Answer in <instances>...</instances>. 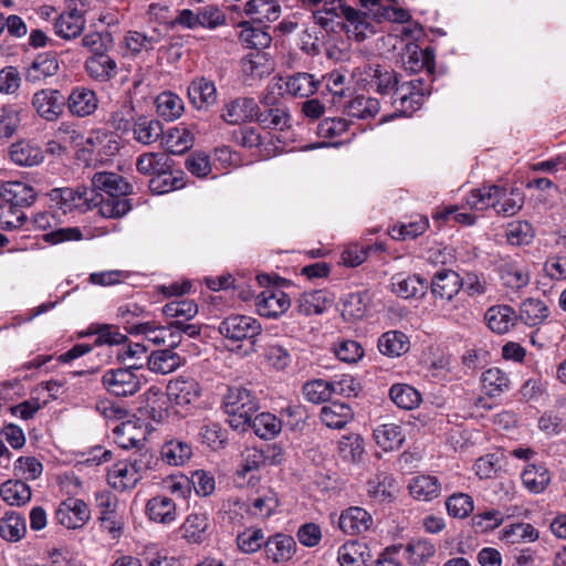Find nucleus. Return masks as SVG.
<instances>
[{
	"instance_id": "obj_1",
	"label": "nucleus",
	"mask_w": 566,
	"mask_h": 566,
	"mask_svg": "<svg viewBox=\"0 0 566 566\" xmlns=\"http://www.w3.org/2000/svg\"><path fill=\"white\" fill-rule=\"evenodd\" d=\"M93 195L103 191L106 197L97 201L98 212L104 218H122L132 209L129 200L125 198L130 191V185L114 172H96L92 178Z\"/></svg>"
},
{
	"instance_id": "obj_2",
	"label": "nucleus",
	"mask_w": 566,
	"mask_h": 566,
	"mask_svg": "<svg viewBox=\"0 0 566 566\" xmlns=\"http://www.w3.org/2000/svg\"><path fill=\"white\" fill-rule=\"evenodd\" d=\"M222 405L229 416V424L240 431H244L250 426L260 408L255 395L242 386L229 387L223 395Z\"/></svg>"
},
{
	"instance_id": "obj_3",
	"label": "nucleus",
	"mask_w": 566,
	"mask_h": 566,
	"mask_svg": "<svg viewBox=\"0 0 566 566\" xmlns=\"http://www.w3.org/2000/svg\"><path fill=\"white\" fill-rule=\"evenodd\" d=\"M49 197L50 207L61 214H67L76 210L85 211L97 205L96 197H93V190L85 186L54 188L49 192Z\"/></svg>"
},
{
	"instance_id": "obj_4",
	"label": "nucleus",
	"mask_w": 566,
	"mask_h": 566,
	"mask_svg": "<svg viewBox=\"0 0 566 566\" xmlns=\"http://www.w3.org/2000/svg\"><path fill=\"white\" fill-rule=\"evenodd\" d=\"M142 367L143 364L133 363L125 368L106 370L102 376V384L114 396H133L140 389V378L135 371Z\"/></svg>"
},
{
	"instance_id": "obj_5",
	"label": "nucleus",
	"mask_w": 566,
	"mask_h": 566,
	"mask_svg": "<svg viewBox=\"0 0 566 566\" xmlns=\"http://www.w3.org/2000/svg\"><path fill=\"white\" fill-rule=\"evenodd\" d=\"M429 94L430 91L421 78L411 80L396 87L391 95V104L396 114L410 116L421 107L424 96Z\"/></svg>"
},
{
	"instance_id": "obj_6",
	"label": "nucleus",
	"mask_w": 566,
	"mask_h": 566,
	"mask_svg": "<svg viewBox=\"0 0 566 566\" xmlns=\"http://www.w3.org/2000/svg\"><path fill=\"white\" fill-rule=\"evenodd\" d=\"M219 332L229 342L249 340L251 345H255L256 337L262 333V325L252 316L235 314L226 317L220 323Z\"/></svg>"
},
{
	"instance_id": "obj_7",
	"label": "nucleus",
	"mask_w": 566,
	"mask_h": 566,
	"mask_svg": "<svg viewBox=\"0 0 566 566\" xmlns=\"http://www.w3.org/2000/svg\"><path fill=\"white\" fill-rule=\"evenodd\" d=\"M324 10L334 17H344L347 33L353 34L358 41L365 40L368 32H375L369 21L368 13H361L346 6L343 0L326 1L324 3Z\"/></svg>"
},
{
	"instance_id": "obj_8",
	"label": "nucleus",
	"mask_w": 566,
	"mask_h": 566,
	"mask_svg": "<svg viewBox=\"0 0 566 566\" xmlns=\"http://www.w3.org/2000/svg\"><path fill=\"white\" fill-rule=\"evenodd\" d=\"M146 464L137 458L116 462L107 473V481L117 491L133 489L143 479Z\"/></svg>"
},
{
	"instance_id": "obj_9",
	"label": "nucleus",
	"mask_w": 566,
	"mask_h": 566,
	"mask_svg": "<svg viewBox=\"0 0 566 566\" xmlns=\"http://www.w3.org/2000/svg\"><path fill=\"white\" fill-rule=\"evenodd\" d=\"M127 333L143 335L146 340L154 345H166L175 348L180 344V329H178V326H171V324L167 326L155 325L150 322L133 324L127 326Z\"/></svg>"
},
{
	"instance_id": "obj_10",
	"label": "nucleus",
	"mask_w": 566,
	"mask_h": 566,
	"mask_svg": "<svg viewBox=\"0 0 566 566\" xmlns=\"http://www.w3.org/2000/svg\"><path fill=\"white\" fill-rule=\"evenodd\" d=\"M91 518L87 504L80 499L67 497L55 510L54 520L67 530L83 527Z\"/></svg>"
},
{
	"instance_id": "obj_11",
	"label": "nucleus",
	"mask_w": 566,
	"mask_h": 566,
	"mask_svg": "<svg viewBox=\"0 0 566 566\" xmlns=\"http://www.w3.org/2000/svg\"><path fill=\"white\" fill-rule=\"evenodd\" d=\"M86 28L85 11L77 7H67L53 22L54 34L62 40L80 38Z\"/></svg>"
},
{
	"instance_id": "obj_12",
	"label": "nucleus",
	"mask_w": 566,
	"mask_h": 566,
	"mask_svg": "<svg viewBox=\"0 0 566 566\" xmlns=\"http://www.w3.org/2000/svg\"><path fill=\"white\" fill-rule=\"evenodd\" d=\"M254 305L260 316L277 318L290 308L291 298L281 289L270 286L256 295Z\"/></svg>"
},
{
	"instance_id": "obj_13",
	"label": "nucleus",
	"mask_w": 566,
	"mask_h": 566,
	"mask_svg": "<svg viewBox=\"0 0 566 566\" xmlns=\"http://www.w3.org/2000/svg\"><path fill=\"white\" fill-rule=\"evenodd\" d=\"M319 81H317L313 74L310 73H296L290 76L287 80L279 78L272 82L268 90L271 94L277 91V94H283L282 90L285 88V93L294 97H308L313 95L318 88Z\"/></svg>"
},
{
	"instance_id": "obj_14",
	"label": "nucleus",
	"mask_w": 566,
	"mask_h": 566,
	"mask_svg": "<svg viewBox=\"0 0 566 566\" xmlns=\"http://www.w3.org/2000/svg\"><path fill=\"white\" fill-rule=\"evenodd\" d=\"M31 105L42 119L54 122L63 114L64 98L59 90L42 88L33 94Z\"/></svg>"
},
{
	"instance_id": "obj_15",
	"label": "nucleus",
	"mask_w": 566,
	"mask_h": 566,
	"mask_svg": "<svg viewBox=\"0 0 566 566\" xmlns=\"http://www.w3.org/2000/svg\"><path fill=\"white\" fill-rule=\"evenodd\" d=\"M258 104L252 97H237L224 104L221 118L230 125H240L258 116Z\"/></svg>"
},
{
	"instance_id": "obj_16",
	"label": "nucleus",
	"mask_w": 566,
	"mask_h": 566,
	"mask_svg": "<svg viewBox=\"0 0 566 566\" xmlns=\"http://www.w3.org/2000/svg\"><path fill=\"white\" fill-rule=\"evenodd\" d=\"M166 396L175 406L186 407L198 400L200 387L193 378L178 377L169 381Z\"/></svg>"
},
{
	"instance_id": "obj_17",
	"label": "nucleus",
	"mask_w": 566,
	"mask_h": 566,
	"mask_svg": "<svg viewBox=\"0 0 566 566\" xmlns=\"http://www.w3.org/2000/svg\"><path fill=\"white\" fill-rule=\"evenodd\" d=\"M461 276L452 270L438 271L431 280V292L437 300L450 302L462 287Z\"/></svg>"
},
{
	"instance_id": "obj_18",
	"label": "nucleus",
	"mask_w": 566,
	"mask_h": 566,
	"mask_svg": "<svg viewBox=\"0 0 566 566\" xmlns=\"http://www.w3.org/2000/svg\"><path fill=\"white\" fill-rule=\"evenodd\" d=\"M296 552V542L291 535L276 533L264 543V553L268 559L275 564L291 560Z\"/></svg>"
},
{
	"instance_id": "obj_19",
	"label": "nucleus",
	"mask_w": 566,
	"mask_h": 566,
	"mask_svg": "<svg viewBox=\"0 0 566 566\" xmlns=\"http://www.w3.org/2000/svg\"><path fill=\"white\" fill-rule=\"evenodd\" d=\"M66 103L69 112L73 116L77 117L90 116L98 107V98L96 93L85 86H76L72 88Z\"/></svg>"
},
{
	"instance_id": "obj_20",
	"label": "nucleus",
	"mask_w": 566,
	"mask_h": 566,
	"mask_svg": "<svg viewBox=\"0 0 566 566\" xmlns=\"http://www.w3.org/2000/svg\"><path fill=\"white\" fill-rule=\"evenodd\" d=\"M84 67L92 80L101 83L111 81L117 74L116 61L103 52L88 56Z\"/></svg>"
},
{
	"instance_id": "obj_21",
	"label": "nucleus",
	"mask_w": 566,
	"mask_h": 566,
	"mask_svg": "<svg viewBox=\"0 0 566 566\" xmlns=\"http://www.w3.org/2000/svg\"><path fill=\"white\" fill-rule=\"evenodd\" d=\"M373 525L371 515L363 507L352 506L342 512L338 521L339 528L348 535H359Z\"/></svg>"
},
{
	"instance_id": "obj_22",
	"label": "nucleus",
	"mask_w": 566,
	"mask_h": 566,
	"mask_svg": "<svg viewBox=\"0 0 566 566\" xmlns=\"http://www.w3.org/2000/svg\"><path fill=\"white\" fill-rule=\"evenodd\" d=\"M133 138L138 144L148 146L163 139L164 125L154 117L138 116L133 124Z\"/></svg>"
},
{
	"instance_id": "obj_23",
	"label": "nucleus",
	"mask_w": 566,
	"mask_h": 566,
	"mask_svg": "<svg viewBox=\"0 0 566 566\" xmlns=\"http://www.w3.org/2000/svg\"><path fill=\"white\" fill-rule=\"evenodd\" d=\"M146 515L153 522L169 525L177 520V505L167 495H156L148 500Z\"/></svg>"
},
{
	"instance_id": "obj_24",
	"label": "nucleus",
	"mask_w": 566,
	"mask_h": 566,
	"mask_svg": "<svg viewBox=\"0 0 566 566\" xmlns=\"http://www.w3.org/2000/svg\"><path fill=\"white\" fill-rule=\"evenodd\" d=\"M0 195L4 201L17 207H29L36 199L34 188L24 181H7L0 188Z\"/></svg>"
},
{
	"instance_id": "obj_25",
	"label": "nucleus",
	"mask_w": 566,
	"mask_h": 566,
	"mask_svg": "<svg viewBox=\"0 0 566 566\" xmlns=\"http://www.w3.org/2000/svg\"><path fill=\"white\" fill-rule=\"evenodd\" d=\"M408 491L412 499L430 502L440 495L441 483L434 475L420 474L410 479Z\"/></svg>"
},
{
	"instance_id": "obj_26",
	"label": "nucleus",
	"mask_w": 566,
	"mask_h": 566,
	"mask_svg": "<svg viewBox=\"0 0 566 566\" xmlns=\"http://www.w3.org/2000/svg\"><path fill=\"white\" fill-rule=\"evenodd\" d=\"M499 538L511 545L530 544L539 538V531L531 523L516 522L505 525L500 531Z\"/></svg>"
},
{
	"instance_id": "obj_27",
	"label": "nucleus",
	"mask_w": 566,
	"mask_h": 566,
	"mask_svg": "<svg viewBox=\"0 0 566 566\" xmlns=\"http://www.w3.org/2000/svg\"><path fill=\"white\" fill-rule=\"evenodd\" d=\"M188 96L197 109H207L217 102V88L212 81L196 78L188 87Z\"/></svg>"
},
{
	"instance_id": "obj_28",
	"label": "nucleus",
	"mask_w": 566,
	"mask_h": 566,
	"mask_svg": "<svg viewBox=\"0 0 566 566\" xmlns=\"http://www.w3.org/2000/svg\"><path fill=\"white\" fill-rule=\"evenodd\" d=\"M172 349L168 347L153 352L146 357L148 369L158 375H168L177 370L184 364V359Z\"/></svg>"
},
{
	"instance_id": "obj_29",
	"label": "nucleus",
	"mask_w": 566,
	"mask_h": 566,
	"mask_svg": "<svg viewBox=\"0 0 566 566\" xmlns=\"http://www.w3.org/2000/svg\"><path fill=\"white\" fill-rule=\"evenodd\" d=\"M195 142L193 133L185 125L179 124L164 133L161 144L167 151L174 155H180L189 150Z\"/></svg>"
},
{
	"instance_id": "obj_30",
	"label": "nucleus",
	"mask_w": 566,
	"mask_h": 566,
	"mask_svg": "<svg viewBox=\"0 0 566 566\" xmlns=\"http://www.w3.org/2000/svg\"><path fill=\"white\" fill-rule=\"evenodd\" d=\"M497 272L502 283L511 290H521L530 283L527 268L516 261H503Z\"/></svg>"
},
{
	"instance_id": "obj_31",
	"label": "nucleus",
	"mask_w": 566,
	"mask_h": 566,
	"mask_svg": "<svg viewBox=\"0 0 566 566\" xmlns=\"http://www.w3.org/2000/svg\"><path fill=\"white\" fill-rule=\"evenodd\" d=\"M427 282L417 274L397 273L391 277V291L402 298L423 295Z\"/></svg>"
},
{
	"instance_id": "obj_32",
	"label": "nucleus",
	"mask_w": 566,
	"mask_h": 566,
	"mask_svg": "<svg viewBox=\"0 0 566 566\" xmlns=\"http://www.w3.org/2000/svg\"><path fill=\"white\" fill-rule=\"evenodd\" d=\"M11 160L25 167H32L41 164L44 159L42 149L28 140H19L11 145L9 151Z\"/></svg>"
},
{
	"instance_id": "obj_33",
	"label": "nucleus",
	"mask_w": 566,
	"mask_h": 566,
	"mask_svg": "<svg viewBox=\"0 0 566 566\" xmlns=\"http://www.w3.org/2000/svg\"><path fill=\"white\" fill-rule=\"evenodd\" d=\"M376 444L384 451H394L405 441L402 428L394 422L378 424L373 433Z\"/></svg>"
},
{
	"instance_id": "obj_34",
	"label": "nucleus",
	"mask_w": 566,
	"mask_h": 566,
	"mask_svg": "<svg viewBox=\"0 0 566 566\" xmlns=\"http://www.w3.org/2000/svg\"><path fill=\"white\" fill-rule=\"evenodd\" d=\"M485 321L492 332L505 334L515 325L516 314L509 305H495L486 311Z\"/></svg>"
},
{
	"instance_id": "obj_35",
	"label": "nucleus",
	"mask_w": 566,
	"mask_h": 566,
	"mask_svg": "<svg viewBox=\"0 0 566 566\" xmlns=\"http://www.w3.org/2000/svg\"><path fill=\"white\" fill-rule=\"evenodd\" d=\"M59 71L57 59L50 53L39 54L25 72V80L30 83H38L46 77L53 76Z\"/></svg>"
},
{
	"instance_id": "obj_36",
	"label": "nucleus",
	"mask_w": 566,
	"mask_h": 566,
	"mask_svg": "<svg viewBox=\"0 0 566 566\" xmlns=\"http://www.w3.org/2000/svg\"><path fill=\"white\" fill-rule=\"evenodd\" d=\"M87 150L96 153L101 157H112L119 150V143L113 134L95 129L85 139Z\"/></svg>"
},
{
	"instance_id": "obj_37",
	"label": "nucleus",
	"mask_w": 566,
	"mask_h": 566,
	"mask_svg": "<svg viewBox=\"0 0 566 566\" xmlns=\"http://www.w3.org/2000/svg\"><path fill=\"white\" fill-rule=\"evenodd\" d=\"M322 422L332 429H342L353 419L352 408L344 402H332L321 409Z\"/></svg>"
},
{
	"instance_id": "obj_38",
	"label": "nucleus",
	"mask_w": 566,
	"mask_h": 566,
	"mask_svg": "<svg viewBox=\"0 0 566 566\" xmlns=\"http://www.w3.org/2000/svg\"><path fill=\"white\" fill-rule=\"evenodd\" d=\"M241 67L243 74L251 78H262L273 70L269 54L264 51H254L247 54L241 61Z\"/></svg>"
},
{
	"instance_id": "obj_39",
	"label": "nucleus",
	"mask_w": 566,
	"mask_h": 566,
	"mask_svg": "<svg viewBox=\"0 0 566 566\" xmlns=\"http://www.w3.org/2000/svg\"><path fill=\"white\" fill-rule=\"evenodd\" d=\"M1 499L10 506H22L30 502V486L21 480H8L0 486Z\"/></svg>"
},
{
	"instance_id": "obj_40",
	"label": "nucleus",
	"mask_w": 566,
	"mask_h": 566,
	"mask_svg": "<svg viewBox=\"0 0 566 566\" xmlns=\"http://www.w3.org/2000/svg\"><path fill=\"white\" fill-rule=\"evenodd\" d=\"M191 457L192 448L185 441L170 440L165 442L160 449V458L168 465H184L191 459Z\"/></svg>"
},
{
	"instance_id": "obj_41",
	"label": "nucleus",
	"mask_w": 566,
	"mask_h": 566,
	"mask_svg": "<svg viewBox=\"0 0 566 566\" xmlns=\"http://www.w3.org/2000/svg\"><path fill=\"white\" fill-rule=\"evenodd\" d=\"M503 195V188L499 186H484L473 189L467 197V205L471 209L484 210L489 207H497L499 199Z\"/></svg>"
},
{
	"instance_id": "obj_42",
	"label": "nucleus",
	"mask_w": 566,
	"mask_h": 566,
	"mask_svg": "<svg viewBox=\"0 0 566 566\" xmlns=\"http://www.w3.org/2000/svg\"><path fill=\"white\" fill-rule=\"evenodd\" d=\"M244 11L252 20L265 23L277 20L281 8L275 0H250Z\"/></svg>"
},
{
	"instance_id": "obj_43",
	"label": "nucleus",
	"mask_w": 566,
	"mask_h": 566,
	"mask_svg": "<svg viewBox=\"0 0 566 566\" xmlns=\"http://www.w3.org/2000/svg\"><path fill=\"white\" fill-rule=\"evenodd\" d=\"M113 433L115 442L122 449L139 448L145 441L144 431L132 421L116 426Z\"/></svg>"
},
{
	"instance_id": "obj_44",
	"label": "nucleus",
	"mask_w": 566,
	"mask_h": 566,
	"mask_svg": "<svg viewBox=\"0 0 566 566\" xmlns=\"http://www.w3.org/2000/svg\"><path fill=\"white\" fill-rule=\"evenodd\" d=\"M367 557V546L357 541L343 544L337 552V560L340 566H365Z\"/></svg>"
},
{
	"instance_id": "obj_45",
	"label": "nucleus",
	"mask_w": 566,
	"mask_h": 566,
	"mask_svg": "<svg viewBox=\"0 0 566 566\" xmlns=\"http://www.w3.org/2000/svg\"><path fill=\"white\" fill-rule=\"evenodd\" d=\"M378 349L382 355L398 357L409 349V339L398 331L384 333L378 339Z\"/></svg>"
},
{
	"instance_id": "obj_46",
	"label": "nucleus",
	"mask_w": 566,
	"mask_h": 566,
	"mask_svg": "<svg viewBox=\"0 0 566 566\" xmlns=\"http://www.w3.org/2000/svg\"><path fill=\"white\" fill-rule=\"evenodd\" d=\"M332 301L324 291H311L301 294L297 300L298 312L304 315H319L331 306Z\"/></svg>"
},
{
	"instance_id": "obj_47",
	"label": "nucleus",
	"mask_w": 566,
	"mask_h": 566,
	"mask_svg": "<svg viewBox=\"0 0 566 566\" xmlns=\"http://www.w3.org/2000/svg\"><path fill=\"white\" fill-rule=\"evenodd\" d=\"M524 486L532 493L543 492L551 482V475L544 464H528L522 473Z\"/></svg>"
},
{
	"instance_id": "obj_48",
	"label": "nucleus",
	"mask_w": 566,
	"mask_h": 566,
	"mask_svg": "<svg viewBox=\"0 0 566 566\" xmlns=\"http://www.w3.org/2000/svg\"><path fill=\"white\" fill-rule=\"evenodd\" d=\"M182 99L175 93L168 91L160 93L156 98L157 114L165 120H175L184 113Z\"/></svg>"
},
{
	"instance_id": "obj_49",
	"label": "nucleus",
	"mask_w": 566,
	"mask_h": 566,
	"mask_svg": "<svg viewBox=\"0 0 566 566\" xmlns=\"http://www.w3.org/2000/svg\"><path fill=\"white\" fill-rule=\"evenodd\" d=\"M482 388L490 397H496L510 389L509 376L497 367L485 370L481 377Z\"/></svg>"
},
{
	"instance_id": "obj_50",
	"label": "nucleus",
	"mask_w": 566,
	"mask_h": 566,
	"mask_svg": "<svg viewBox=\"0 0 566 566\" xmlns=\"http://www.w3.org/2000/svg\"><path fill=\"white\" fill-rule=\"evenodd\" d=\"M239 40L247 49L263 51L270 46L272 36L261 28L252 27L249 23H242Z\"/></svg>"
},
{
	"instance_id": "obj_51",
	"label": "nucleus",
	"mask_w": 566,
	"mask_h": 566,
	"mask_svg": "<svg viewBox=\"0 0 566 566\" xmlns=\"http://www.w3.org/2000/svg\"><path fill=\"white\" fill-rule=\"evenodd\" d=\"M254 433L265 440L275 438L282 430V422L270 412L254 415L250 426Z\"/></svg>"
},
{
	"instance_id": "obj_52",
	"label": "nucleus",
	"mask_w": 566,
	"mask_h": 566,
	"mask_svg": "<svg viewBox=\"0 0 566 566\" xmlns=\"http://www.w3.org/2000/svg\"><path fill=\"white\" fill-rule=\"evenodd\" d=\"M389 396L397 407L406 410L415 409L421 402V395L419 391L407 384L392 385L389 390Z\"/></svg>"
},
{
	"instance_id": "obj_53",
	"label": "nucleus",
	"mask_w": 566,
	"mask_h": 566,
	"mask_svg": "<svg viewBox=\"0 0 566 566\" xmlns=\"http://www.w3.org/2000/svg\"><path fill=\"white\" fill-rule=\"evenodd\" d=\"M549 315L545 302L538 298H527L520 307V318L528 326L543 323Z\"/></svg>"
},
{
	"instance_id": "obj_54",
	"label": "nucleus",
	"mask_w": 566,
	"mask_h": 566,
	"mask_svg": "<svg viewBox=\"0 0 566 566\" xmlns=\"http://www.w3.org/2000/svg\"><path fill=\"white\" fill-rule=\"evenodd\" d=\"M84 335H96L95 345H124L127 336L119 328L107 324H92Z\"/></svg>"
},
{
	"instance_id": "obj_55",
	"label": "nucleus",
	"mask_w": 566,
	"mask_h": 566,
	"mask_svg": "<svg viewBox=\"0 0 566 566\" xmlns=\"http://www.w3.org/2000/svg\"><path fill=\"white\" fill-rule=\"evenodd\" d=\"M395 492V479L386 473L376 474L367 482L368 495L377 501L390 500Z\"/></svg>"
},
{
	"instance_id": "obj_56",
	"label": "nucleus",
	"mask_w": 566,
	"mask_h": 566,
	"mask_svg": "<svg viewBox=\"0 0 566 566\" xmlns=\"http://www.w3.org/2000/svg\"><path fill=\"white\" fill-rule=\"evenodd\" d=\"M209 526L208 516L205 513H192L185 520L181 530L184 537L190 543H201Z\"/></svg>"
},
{
	"instance_id": "obj_57",
	"label": "nucleus",
	"mask_w": 566,
	"mask_h": 566,
	"mask_svg": "<svg viewBox=\"0 0 566 566\" xmlns=\"http://www.w3.org/2000/svg\"><path fill=\"white\" fill-rule=\"evenodd\" d=\"M24 518L15 512H7L0 520V536L9 542L19 541L25 533Z\"/></svg>"
},
{
	"instance_id": "obj_58",
	"label": "nucleus",
	"mask_w": 566,
	"mask_h": 566,
	"mask_svg": "<svg viewBox=\"0 0 566 566\" xmlns=\"http://www.w3.org/2000/svg\"><path fill=\"white\" fill-rule=\"evenodd\" d=\"M279 506L277 494L273 490H266L248 505L247 512L259 518H266Z\"/></svg>"
},
{
	"instance_id": "obj_59",
	"label": "nucleus",
	"mask_w": 566,
	"mask_h": 566,
	"mask_svg": "<svg viewBox=\"0 0 566 566\" xmlns=\"http://www.w3.org/2000/svg\"><path fill=\"white\" fill-rule=\"evenodd\" d=\"M434 554L436 546L427 538L413 539L406 546V557L412 565H421L433 557Z\"/></svg>"
},
{
	"instance_id": "obj_60",
	"label": "nucleus",
	"mask_w": 566,
	"mask_h": 566,
	"mask_svg": "<svg viewBox=\"0 0 566 566\" xmlns=\"http://www.w3.org/2000/svg\"><path fill=\"white\" fill-rule=\"evenodd\" d=\"M158 40L155 36L135 30L127 31L123 39L124 48L132 55L153 50Z\"/></svg>"
},
{
	"instance_id": "obj_61",
	"label": "nucleus",
	"mask_w": 566,
	"mask_h": 566,
	"mask_svg": "<svg viewBox=\"0 0 566 566\" xmlns=\"http://www.w3.org/2000/svg\"><path fill=\"white\" fill-rule=\"evenodd\" d=\"M380 111V103L377 98L359 95L348 104V114L358 119L375 117Z\"/></svg>"
},
{
	"instance_id": "obj_62",
	"label": "nucleus",
	"mask_w": 566,
	"mask_h": 566,
	"mask_svg": "<svg viewBox=\"0 0 566 566\" xmlns=\"http://www.w3.org/2000/svg\"><path fill=\"white\" fill-rule=\"evenodd\" d=\"M168 156L164 153H145L137 159V170L147 176H155L159 171L169 170Z\"/></svg>"
},
{
	"instance_id": "obj_63",
	"label": "nucleus",
	"mask_w": 566,
	"mask_h": 566,
	"mask_svg": "<svg viewBox=\"0 0 566 566\" xmlns=\"http://www.w3.org/2000/svg\"><path fill=\"white\" fill-rule=\"evenodd\" d=\"M535 232L527 221H512L505 229V237L511 245H526L534 239Z\"/></svg>"
},
{
	"instance_id": "obj_64",
	"label": "nucleus",
	"mask_w": 566,
	"mask_h": 566,
	"mask_svg": "<svg viewBox=\"0 0 566 566\" xmlns=\"http://www.w3.org/2000/svg\"><path fill=\"white\" fill-rule=\"evenodd\" d=\"M448 514L453 518H465L474 510V501L467 493L457 492L446 500Z\"/></svg>"
}]
</instances>
